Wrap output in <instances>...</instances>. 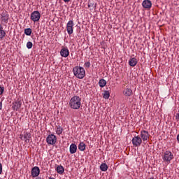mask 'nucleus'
<instances>
[{"label": "nucleus", "mask_w": 179, "mask_h": 179, "mask_svg": "<svg viewBox=\"0 0 179 179\" xmlns=\"http://www.w3.org/2000/svg\"><path fill=\"white\" fill-rule=\"evenodd\" d=\"M82 99L78 96H73L69 101V106L73 110H79L82 106Z\"/></svg>", "instance_id": "f257e3e1"}, {"label": "nucleus", "mask_w": 179, "mask_h": 179, "mask_svg": "<svg viewBox=\"0 0 179 179\" xmlns=\"http://www.w3.org/2000/svg\"><path fill=\"white\" fill-rule=\"evenodd\" d=\"M73 73L78 79H83L86 76V71L81 66H75L73 69Z\"/></svg>", "instance_id": "f03ea898"}, {"label": "nucleus", "mask_w": 179, "mask_h": 179, "mask_svg": "<svg viewBox=\"0 0 179 179\" xmlns=\"http://www.w3.org/2000/svg\"><path fill=\"white\" fill-rule=\"evenodd\" d=\"M173 159H174V155L170 150H166L162 154V159L166 163H170Z\"/></svg>", "instance_id": "7ed1b4c3"}, {"label": "nucleus", "mask_w": 179, "mask_h": 179, "mask_svg": "<svg viewBox=\"0 0 179 179\" xmlns=\"http://www.w3.org/2000/svg\"><path fill=\"white\" fill-rule=\"evenodd\" d=\"M46 142L48 145H55L57 143V136L54 134H50L46 138Z\"/></svg>", "instance_id": "20e7f679"}, {"label": "nucleus", "mask_w": 179, "mask_h": 179, "mask_svg": "<svg viewBox=\"0 0 179 179\" xmlns=\"http://www.w3.org/2000/svg\"><path fill=\"white\" fill-rule=\"evenodd\" d=\"M132 144L136 148L139 147L142 145V138L139 136H134L131 140Z\"/></svg>", "instance_id": "39448f33"}, {"label": "nucleus", "mask_w": 179, "mask_h": 179, "mask_svg": "<svg viewBox=\"0 0 179 179\" xmlns=\"http://www.w3.org/2000/svg\"><path fill=\"white\" fill-rule=\"evenodd\" d=\"M149 131H146V130H141L140 132V138H141V140L143 142H146L148 141H149Z\"/></svg>", "instance_id": "423d86ee"}, {"label": "nucleus", "mask_w": 179, "mask_h": 179, "mask_svg": "<svg viewBox=\"0 0 179 179\" xmlns=\"http://www.w3.org/2000/svg\"><path fill=\"white\" fill-rule=\"evenodd\" d=\"M40 17H41V14H40V12L36 10L31 13V20L32 22H38L40 20Z\"/></svg>", "instance_id": "0eeeda50"}, {"label": "nucleus", "mask_w": 179, "mask_h": 179, "mask_svg": "<svg viewBox=\"0 0 179 179\" xmlns=\"http://www.w3.org/2000/svg\"><path fill=\"white\" fill-rule=\"evenodd\" d=\"M75 24H73V20H69L66 24V31L68 34L71 36L73 33V26Z\"/></svg>", "instance_id": "6e6552de"}, {"label": "nucleus", "mask_w": 179, "mask_h": 179, "mask_svg": "<svg viewBox=\"0 0 179 179\" xmlns=\"http://www.w3.org/2000/svg\"><path fill=\"white\" fill-rule=\"evenodd\" d=\"M0 20L1 23L7 24L8 21L9 20V14H8L6 12H3L1 15Z\"/></svg>", "instance_id": "1a4fd4ad"}, {"label": "nucleus", "mask_w": 179, "mask_h": 179, "mask_svg": "<svg viewBox=\"0 0 179 179\" xmlns=\"http://www.w3.org/2000/svg\"><path fill=\"white\" fill-rule=\"evenodd\" d=\"M31 175L34 178L38 177V176H40V168L38 166L33 167L31 169Z\"/></svg>", "instance_id": "9d476101"}, {"label": "nucleus", "mask_w": 179, "mask_h": 179, "mask_svg": "<svg viewBox=\"0 0 179 179\" xmlns=\"http://www.w3.org/2000/svg\"><path fill=\"white\" fill-rule=\"evenodd\" d=\"M60 55L64 58H66L69 57V50L67 47H62L60 50Z\"/></svg>", "instance_id": "9b49d317"}, {"label": "nucleus", "mask_w": 179, "mask_h": 179, "mask_svg": "<svg viewBox=\"0 0 179 179\" xmlns=\"http://www.w3.org/2000/svg\"><path fill=\"white\" fill-rule=\"evenodd\" d=\"M122 94L124 97H131L132 96V90L129 87H126L123 90Z\"/></svg>", "instance_id": "f8f14e48"}, {"label": "nucleus", "mask_w": 179, "mask_h": 179, "mask_svg": "<svg viewBox=\"0 0 179 179\" xmlns=\"http://www.w3.org/2000/svg\"><path fill=\"white\" fill-rule=\"evenodd\" d=\"M142 6L145 8V9H150V8H152V1L150 0H144L142 3Z\"/></svg>", "instance_id": "ddd939ff"}, {"label": "nucleus", "mask_w": 179, "mask_h": 179, "mask_svg": "<svg viewBox=\"0 0 179 179\" xmlns=\"http://www.w3.org/2000/svg\"><path fill=\"white\" fill-rule=\"evenodd\" d=\"M137 64H138V59L137 58L131 57L129 59V65L130 66H132V68H134V66H136Z\"/></svg>", "instance_id": "4468645a"}, {"label": "nucleus", "mask_w": 179, "mask_h": 179, "mask_svg": "<svg viewBox=\"0 0 179 179\" xmlns=\"http://www.w3.org/2000/svg\"><path fill=\"white\" fill-rule=\"evenodd\" d=\"M20 107H22V101H17L13 103L12 108L13 110H15L16 111H17L19 108H20Z\"/></svg>", "instance_id": "2eb2a0df"}, {"label": "nucleus", "mask_w": 179, "mask_h": 179, "mask_svg": "<svg viewBox=\"0 0 179 179\" xmlns=\"http://www.w3.org/2000/svg\"><path fill=\"white\" fill-rule=\"evenodd\" d=\"M69 150H70L71 155H73L76 153V151L78 150V146L76 145V144L75 143L71 144Z\"/></svg>", "instance_id": "dca6fc26"}, {"label": "nucleus", "mask_w": 179, "mask_h": 179, "mask_svg": "<svg viewBox=\"0 0 179 179\" xmlns=\"http://www.w3.org/2000/svg\"><path fill=\"white\" fill-rule=\"evenodd\" d=\"M30 138H31V134L30 133L26 132L24 134V139L26 143L30 142Z\"/></svg>", "instance_id": "f3484780"}, {"label": "nucleus", "mask_w": 179, "mask_h": 179, "mask_svg": "<svg viewBox=\"0 0 179 179\" xmlns=\"http://www.w3.org/2000/svg\"><path fill=\"white\" fill-rule=\"evenodd\" d=\"M55 132L57 135H61L64 132V129L60 125L56 126Z\"/></svg>", "instance_id": "a211bd4d"}, {"label": "nucleus", "mask_w": 179, "mask_h": 179, "mask_svg": "<svg viewBox=\"0 0 179 179\" xmlns=\"http://www.w3.org/2000/svg\"><path fill=\"white\" fill-rule=\"evenodd\" d=\"M56 171L58 174H64V169L62 165H57L56 168Z\"/></svg>", "instance_id": "6ab92c4d"}, {"label": "nucleus", "mask_w": 179, "mask_h": 179, "mask_svg": "<svg viewBox=\"0 0 179 179\" xmlns=\"http://www.w3.org/2000/svg\"><path fill=\"white\" fill-rule=\"evenodd\" d=\"M78 149L80 152H85L86 149V144L84 142H80L78 145Z\"/></svg>", "instance_id": "aec40b11"}, {"label": "nucleus", "mask_w": 179, "mask_h": 179, "mask_svg": "<svg viewBox=\"0 0 179 179\" xmlns=\"http://www.w3.org/2000/svg\"><path fill=\"white\" fill-rule=\"evenodd\" d=\"M107 85V81H106V80L104 79H101L99 81V85L100 86V87H104V86H106Z\"/></svg>", "instance_id": "412c9836"}, {"label": "nucleus", "mask_w": 179, "mask_h": 179, "mask_svg": "<svg viewBox=\"0 0 179 179\" xmlns=\"http://www.w3.org/2000/svg\"><path fill=\"white\" fill-rule=\"evenodd\" d=\"M100 170L101 171H107L108 170V166L106 164H102L100 166Z\"/></svg>", "instance_id": "4be33fe9"}, {"label": "nucleus", "mask_w": 179, "mask_h": 179, "mask_svg": "<svg viewBox=\"0 0 179 179\" xmlns=\"http://www.w3.org/2000/svg\"><path fill=\"white\" fill-rule=\"evenodd\" d=\"M6 36V32L5 31V30H3V28L2 29H0V40H3Z\"/></svg>", "instance_id": "5701e85b"}, {"label": "nucleus", "mask_w": 179, "mask_h": 179, "mask_svg": "<svg viewBox=\"0 0 179 179\" xmlns=\"http://www.w3.org/2000/svg\"><path fill=\"white\" fill-rule=\"evenodd\" d=\"M24 34H26V36H31V29L30 28L25 29Z\"/></svg>", "instance_id": "b1692460"}, {"label": "nucleus", "mask_w": 179, "mask_h": 179, "mask_svg": "<svg viewBox=\"0 0 179 179\" xmlns=\"http://www.w3.org/2000/svg\"><path fill=\"white\" fill-rule=\"evenodd\" d=\"M103 99H110V92L108 91H104L103 92Z\"/></svg>", "instance_id": "393cba45"}, {"label": "nucleus", "mask_w": 179, "mask_h": 179, "mask_svg": "<svg viewBox=\"0 0 179 179\" xmlns=\"http://www.w3.org/2000/svg\"><path fill=\"white\" fill-rule=\"evenodd\" d=\"M33 48V43L29 41L27 43V48H28L29 50H30L31 48Z\"/></svg>", "instance_id": "a878e982"}, {"label": "nucleus", "mask_w": 179, "mask_h": 179, "mask_svg": "<svg viewBox=\"0 0 179 179\" xmlns=\"http://www.w3.org/2000/svg\"><path fill=\"white\" fill-rule=\"evenodd\" d=\"M3 92H5V87L0 86V96H2V94H3Z\"/></svg>", "instance_id": "bb28decb"}, {"label": "nucleus", "mask_w": 179, "mask_h": 179, "mask_svg": "<svg viewBox=\"0 0 179 179\" xmlns=\"http://www.w3.org/2000/svg\"><path fill=\"white\" fill-rule=\"evenodd\" d=\"M84 66H85V68H90V62H85V63L84 64Z\"/></svg>", "instance_id": "cd10ccee"}, {"label": "nucleus", "mask_w": 179, "mask_h": 179, "mask_svg": "<svg viewBox=\"0 0 179 179\" xmlns=\"http://www.w3.org/2000/svg\"><path fill=\"white\" fill-rule=\"evenodd\" d=\"M2 174V164L0 163V175Z\"/></svg>", "instance_id": "c85d7f7f"}, {"label": "nucleus", "mask_w": 179, "mask_h": 179, "mask_svg": "<svg viewBox=\"0 0 179 179\" xmlns=\"http://www.w3.org/2000/svg\"><path fill=\"white\" fill-rule=\"evenodd\" d=\"M176 118L177 120H179V113H177V114H176Z\"/></svg>", "instance_id": "c756f323"}, {"label": "nucleus", "mask_w": 179, "mask_h": 179, "mask_svg": "<svg viewBox=\"0 0 179 179\" xmlns=\"http://www.w3.org/2000/svg\"><path fill=\"white\" fill-rule=\"evenodd\" d=\"M0 110H2V102H0Z\"/></svg>", "instance_id": "7c9ffc66"}, {"label": "nucleus", "mask_w": 179, "mask_h": 179, "mask_svg": "<svg viewBox=\"0 0 179 179\" xmlns=\"http://www.w3.org/2000/svg\"><path fill=\"white\" fill-rule=\"evenodd\" d=\"M2 29H3V27H2V24H0V30H1Z\"/></svg>", "instance_id": "2f4dec72"}, {"label": "nucleus", "mask_w": 179, "mask_h": 179, "mask_svg": "<svg viewBox=\"0 0 179 179\" xmlns=\"http://www.w3.org/2000/svg\"><path fill=\"white\" fill-rule=\"evenodd\" d=\"M64 2H70L71 0H63Z\"/></svg>", "instance_id": "473e14b6"}, {"label": "nucleus", "mask_w": 179, "mask_h": 179, "mask_svg": "<svg viewBox=\"0 0 179 179\" xmlns=\"http://www.w3.org/2000/svg\"><path fill=\"white\" fill-rule=\"evenodd\" d=\"M36 179H41V177H38Z\"/></svg>", "instance_id": "72a5a7b5"}, {"label": "nucleus", "mask_w": 179, "mask_h": 179, "mask_svg": "<svg viewBox=\"0 0 179 179\" xmlns=\"http://www.w3.org/2000/svg\"><path fill=\"white\" fill-rule=\"evenodd\" d=\"M49 179H55V178H49Z\"/></svg>", "instance_id": "f704fd0d"}, {"label": "nucleus", "mask_w": 179, "mask_h": 179, "mask_svg": "<svg viewBox=\"0 0 179 179\" xmlns=\"http://www.w3.org/2000/svg\"><path fill=\"white\" fill-rule=\"evenodd\" d=\"M6 1H9V0H6Z\"/></svg>", "instance_id": "c9c22d12"}]
</instances>
